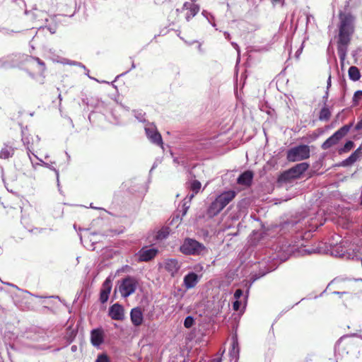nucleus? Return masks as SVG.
<instances>
[{"instance_id": "nucleus-1", "label": "nucleus", "mask_w": 362, "mask_h": 362, "mask_svg": "<svg viewBox=\"0 0 362 362\" xmlns=\"http://www.w3.org/2000/svg\"><path fill=\"white\" fill-rule=\"evenodd\" d=\"M333 29L336 33L334 37L337 40L338 55L341 64H343L355 29L353 24H337V28H334L333 25L329 26L330 33Z\"/></svg>"}, {"instance_id": "nucleus-2", "label": "nucleus", "mask_w": 362, "mask_h": 362, "mask_svg": "<svg viewBox=\"0 0 362 362\" xmlns=\"http://www.w3.org/2000/svg\"><path fill=\"white\" fill-rule=\"evenodd\" d=\"M236 192L228 190L219 194L207 209L209 216L218 214L236 196Z\"/></svg>"}, {"instance_id": "nucleus-3", "label": "nucleus", "mask_w": 362, "mask_h": 362, "mask_svg": "<svg viewBox=\"0 0 362 362\" xmlns=\"http://www.w3.org/2000/svg\"><path fill=\"white\" fill-rule=\"evenodd\" d=\"M180 251L185 255L204 256L209 252V250L202 243L194 239L187 238L180 247Z\"/></svg>"}, {"instance_id": "nucleus-4", "label": "nucleus", "mask_w": 362, "mask_h": 362, "mask_svg": "<svg viewBox=\"0 0 362 362\" xmlns=\"http://www.w3.org/2000/svg\"><path fill=\"white\" fill-rule=\"evenodd\" d=\"M351 127L352 124H349L344 125L339 128L331 136H329L322 143L321 145L322 149L328 150L332 147L337 146L339 141L349 132Z\"/></svg>"}, {"instance_id": "nucleus-5", "label": "nucleus", "mask_w": 362, "mask_h": 362, "mask_svg": "<svg viewBox=\"0 0 362 362\" xmlns=\"http://www.w3.org/2000/svg\"><path fill=\"white\" fill-rule=\"evenodd\" d=\"M310 150L307 145H299L287 151V160L290 162L305 160L310 157Z\"/></svg>"}, {"instance_id": "nucleus-6", "label": "nucleus", "mask_w": 362, "mask_h": 362, "mask_svg": "<svg viewBox=\"0 0 362 362\" xmlns=\"http://www.w3.org/2000/svg\"><path fill=\"white\" fill-rule=\"evenodd\" d=\"M137 286V280L134 277L128 276L122 280L119 291L122 297L127 298L135 292Z\"/></svg>"}, {"instance_id": "nucleus-7", "label": "nucleus", "mask_w": 362, "mask_h": 362, "mask_svg": "<svg viewBox=\"0 0 362 362\" xmlns=\"http://www.w3.org/2000/svg\"><path fill=\"white\" fill-rule=\"evenodd\" d=\"M27 66L34 72L42 75L46 70V65L43 61L38 57L28 56L25 59Z\"/></svg>"}, {"instance_id": "nucleus-8", "label": "nucleus", "mask_w": 362, "mask_h": 362, "mask_svg": "<svg viewBox=\"0 0 362 362\" xmlns=\"http://www.w3.org/2000/svg\"><path fill=\"white\" fill-rule=\"evenodd\" d=\"M145 131L147 137L152 143L160 146H163L161 135L157 131L156 127L153 124H149L146 125L145 127Z\"/></svg>"}, {"instance_id": "nucleus-9", "label": "nucleus", "mask_w": 362, "mask_h": 362, "mask_svg": "<svg viewBox=\"0 0 362 362\" xmlns=\"http://www.w3.org/2000/svg\"><path fill=\"white\" fill-rule=\"evenodd\" d=\"M162 267L174 276L180 269L181 264L175 259H168L163 262Z\"/></svg>"}, {"instance_id": "nucleus-10", "label": "nucleus", "mask_w": 362, "mask_h": 362, "mask_svg": "<svg viewBox=\"0 0 362 362\" xmlns=\"http://www.w3.org/2000/svg\"><path fill=\"white\" fill-rule=\"evenodd\" d=\"M202 276H199L194 272H189L183 279V285L187 289H190L196 286L200 280Z\"/></svg>"}, {"instance_id": "nucleus-11", "label": "nucleus", "mask_w": 362, "mask_h": 362, "mask_svg": "<svg viewBox=\"0 0 362 362\" xmlns=\"http://www.w3.org/2000/svg\"><path fill=\"white\" fill-rule=\"evenodd\" d=\"M109 315L112 320H122L124 319V308L118 303H115L110 308Z\"/></svg>"}, {"instance_id": "nucleus-12", "label": "nucleus", "mask_w": 362, "mask_h": 362, "mask_svg": "<svg viewBox=\"0 0 362 362\" xmlns=\"http://www.w3.org/2000/svg\"><path fill=\"white\" fill-rule=\"evenodd\" d=\"M362 158V144L341 163L343 166H350Z\"/></svg>"}, {"instance_id": "nucleus-13", "label": "nucleus", "mask_w": 362, "mask_h": 362, "mask_svg": "<svg viewBox=\"0 0 362 362\" xmlns=\"http://www.w3.org/2000/svg\"><path fill=\"white\" fill-rule=\"evenodd\" d=\"M155 248H142L138 253L139 259L141 262H148L152 259L157 254Z\"/></svg>"}, {"instance_id": "nucleus-14", "label": "nucleus", "mask_w": 362, "mask_h": 362, "mask_svg": "<svg viewBox=\"0 0 362 362\" xmlns=\"http://www.w3.org/2000/svg\"><path fill=\"white\" fill-rule=\"evenodd\" d=\"M309 167V165L306 163H300L291 168L288 173L293 177H298L303 173H305Z\"/></svg>"}, {"instance_id": "nucleus-15", "label": "nucleus", "mask_w": 362, "mask_h": 362, "mask_svg": "<svg viewBox=\"0 0 362 362\" xmlns=\"http://www.w3.org/2000/svg\"><path fill=\"white\" fill-rule=\"evenodd\" d=\"M130 317L132 322L135 326H139L143 322V313L140 308H134L131 310Z\"/></svg>"}, {"instance_id": "nucleus-16", "label": "nucleus", "mask_w": 362, "mask_h": 362, "mask_svg": "<svg viewBox=\"0 0 362 362\" xmlns=\"http://www.w3.org/2000/svg\"><path fill=\"white\" fill-rule=\"evenodd\" d=\"M183 10L186 11V20L189 21L192 17H194L199 11L197 5L191 3H185Z\"/></svg>"}, {"instance_id": "nucleus-17", "label": "nucleus", "mask_w": 362, "mask_h": 362, "mask_svg": "<svg viewBox=\"0 0 362 362\" xmlns=\"http://www.w3.org/2000/svg\"><path fill=\"white\" fill-rule=\"evenodd\" d=\"M91 343L94 346H99L103 342V332L101 329H93L90 334Z\"/></svg>"}, {"instance_id": "nucleus-18", "label": "nucleus", "mask_w": 362, "mask_h": 362, "mask_svg": "<svg viewBox=\"0 0 362 362\" xmlns=\"http://www.w3.org/2000/svg\"><path fill=\"white\" fill-rule=\"evenodd\" d=\"M252 178L253 173L251 171L247 170L238 177L237 182L241 185L250 186L252 183Z\"/></svg>"}, {"instance_id": "nucleus-19", "label": "nucleus", "mask_w": 362, "mask_h": 362, "mask_svg": "<svg viewBox=\"0 0 362 362\" xmlns=\"http://www.w3.org/2000/svg\"><path fill=\"white\" fill-rule=\"evenodd\" d=\"M230 361L234 360L236 362L239 358V347L237 337H233L231 349L229 351Z\"/></svg>"}, {"instance_id": "nucleus-20", "label": "nucleus", "mask_w": 362, "mask_h": 362, "mask_svg": "<svg viewBox=\"0 0 362 362\" xmlns=\"http://www.w3.org/2000/svg\"><path fill=\"white\" fill-rule=\"evenodd\" d=\"M103 290L100 292V300L102 303H105L108 300L109 294L111 290V282L109 279H106L103 285Z\"/></svg>"}, {"instance_id": "nucleus-21", "label": "nucleus", "mask_w": 362, "mask_h": 362, "mask_svg": "<svg viewBox=\"0 0 362 362\" xmlns=\"http://www.w3.org/2000/svg\"><path fill=\"white\" fill-rule=\"evenodd\" d=\"M201 188V182L197 180H194L190 183V190L192 191L191 194L187 195V198L191 201L195 194H197Z\"/></svg>"}, {"instance_id": "nucleus-22", "label": "nucleus", "mask_w": 362, "mask_h": 362, "mask_svg": "<svg viewBox=\"0 0 362 362\" xmlns=\"http://www.w3.org/2000/svg\"><path fill=\"white\" fill-rule=\"evenodd\" d=\"M14 153V149L11 146H5L0 151V158L6 159L11 157Z\"/></svg>"}, {"instance_id": "nucleus-23", "label": "nucleus", "mask_w": 362, "mask_h": 362, "mask_svg": "<svg viewBox=\"0 0 362 362\" xmlns=\"http://www.w3.org/2000/svg\"><path fill=\"white\" fill-rule=\"evenodd\" d=\"M53 59V62H54L61 63L63 64H69V65H73V66H79V67L83 69L84 70H86V67L81 62L71 61V60L65 59V58L62 59Z\"/></svg>"}, {"instance_id": "nucleus-24", "label": "nucleus", "mask_w": 362, "mask_h": 362, "mask_svg": "<svg viewBox=\"0 0 362 362\" xmlns=\"http://www.w3.org/2000/svg\"><path fill=\"white\" fill-rule=\"evenodd\" d=\"M349 78L354 81H358L361 77V74L356 66H352L349 69Z\"/></svg>"}, {"instance_id": "nucleus-25", "label": "nucleus", "mask_w": 362, "mask_h": 362, "mask_svg": "<svg viewBox=\"0 0 362 362\" xmlns=\"http://www.w3.org/2000/svg\"><path fill=\"white\" fill-rule=\"evenodd\" d=\"M354 142L352 141H347L344 145L338 148L337 152L339 155L349 152L352 148H354Z\"/></svg>"}, {"instance_id": "nucleus-26", "label": "nucleus", "mask_w": 362, "mask_h": 362, "mask_svg": "<svg viewBox=\"0 0 362 362\" xmlns=\"http://www.w3.org/2000/svg\"><path fill=\"white\" fill-rule=\"evenodd\" d=\"M331 117V111L326 106L325 104V106L321 109L319 115V119L320 121H328Z\"/></svg>"}, {"instance_id": "nucleus-27", "label": "nucleus", "mask_w": 362, "mask_h": 362, "mask_svg": "<svg viewBox=\"0 0 362 362\" xmlns=\"http://www.w3.org/2000/svg\"><path fill=\"white\" fill-rule=\"evenodd\" d=\"M339 19H340L339 23H352L355 20L354 17L351 13H349V12H346V11L340 12Z\"/></svg>"}, {"instance_id": "nucleus-28", "label": "nucleus", "mask_w": 362, "mask_h": 362, "mask_svg": "<svg viewBox=\"0 0 362 362\" xmlns=\"http://www.w3.org/2000/svg\"><path fill=\"white\" fill-rule=\"evenodd\" d=\"M362 99V90H357L354 93L352 103L353 106H357L359 105L360 101Z\"/></svg>"}, {"instance_id": "nucleus-29", "label": "nucleus", "mask_w": 362, "mask_h": 362, "mask_svg": "<svg viewBox=\"0 0 362 362\" xmlns=\"http://www.w3.org/2000/svg\"><path fill=\"white\" fill-rule=\"evenodd\" d=\"M168 234H169V231H168V228H162L157 233L156 239H158V240L165 239L168 237Z\"/></svg>"}, {"instance_id": "nucleus-30", "label": "nucleus", "mask_w": 362, "mask_h": 362, "mask_svg": "<svg viewBox=\"0 0 362 362\" xmlns=\"http://www.w3.org/2000/svg\"><path fill=\"white\" fill-rule=\"evenodd\" d=\"M22 141L23 142V144L26 146L28 151L30 152L33 141L31 142L30 137L28 136H23L22 138Z\"/></svg>"}, {"instance_id": "nucleus-31", "label": "nucleus", "mask_w": 362, "mask_h": 362, "mask_svg": "<svg viewBox=\"0 0 362 362\" xmlns=\"http://www.w3.org/2000/svg\"><path fill=\"white\" fill-rule=\"evenodd\" d=\"M194 318L191 316H187L185 321H184V325L186 328H190L193 324H194Z\"/></svg>"}, {"instance_id": "nucleus-32", "label": "nucleus", "mask_w": 362, "mask_h": 362, "mask_svg": "<svg viewBox=\"0 0 362 362\" xmlns=\"http://www.w3.org/2000/svg\"><path fill=\"white\" fill-rule=\"evenodd\" d=\"M301 21H305V23H310L312 21H314V17L311 15H309L308 13L304 12L302 15H301Z\"/></svg>"}, {"instance_id": "nucleus-33", "label": "nucleus", "mask_w": 362, "mask_h": 362, "mask_svg": "<svg viewBox=\"0 0 362 362\" xmlns=\"http://www.w3.org/2000/svg\"><path fill=\"white\" fill-rule=\"evenodd\" d=\"M95 362H109V358L106 354H100Z\"/></svg>"}, {"instance_id": "nucleus-34", "label": "nucleus", "mask_w": 362, "mask_h": 362, "mask_svg": "<svg viewBox=\"0 0 362 362\" xmlns=\"http://www.w3.org/2000/svg\"><path fill=\"white\" fill-rule=\"evenodd\" d=\"M144 113H143L142 112H134V116L140 122H144L145 121V119H144Z\"/></svg>"}, {"instance_id": "nucleus-35", "label": "nucleus", "mask_w": 362, "mask_h": 362, "mask_svg": "<svg viewBox=\"0 0 362 362\" xmlns=\"http://www.w3.org/2000/svg\"><path fill=\"white\" fill-rule=\"evenodd\" d=\"M243 291L241 289H237L234 293V298L235 300H238L243 296Z\"/></svg>"}, {"instance_id": "nucleus-36", "label": "nucleus", "mask_w": 362, "mask_h": 362, "mask_svg": "<svg viewBox=\"0 0 362 362\" xmlns=\"http://www.w3.org/2000/svg\"><path fill=\"white\" fill-rule=\"evenodd\" d=\"M240 306V302L238 300H235V301L233 303V307L234 310H238Z\"/></svg>"}, {"instance_id": "nucleus-37", "label": "nucleus", "mask_w": 362, "mask_h": 362, "mask_svg": "<svg viewBox=\"0 0 362 362\" xmlns=\"http://www.w3.org/2000/svg\"><path fill=\"white\" fill-rule=\"evenodd\" d=\"M49 53L51 54V56H50L49 57H50V59H51L52 61H53V59H62V57H59V56L55 55V54L53 53V52H52V49H49Z\"/></svg>"}, {"instance_id": "nucleus-38", "label": "nucleus", "mask_w": 362, "mask_h": 362, "mask_svg": "<svg viewBox=\"0 0 362 362\" xmlns=\"http://www.w3.org/2000/svg\"><path fill=\"white\" fill-rule=\"evenodd\" d=\"M10 30L8 28H6L4 27H2L1 25L0 24V32H2L4 34H9L10 33Z\"/></svg>"}, {"instance_id": "nucleus-39", "label": "nucleus", "mask_w": 362, "mask_h": 362, "mask_svg": "<svg viewBox=\"0 0 362 362\" xmlns=\"http://www.w3.org/2000/svg\"><path fill=\"white\" fill-rule=\"evenodd\" d=\"M303 48V42L301 44L300 48H298V50L296 52V58H298L299 56L300 55Z\"/></svg>"}, {"instance_id": "nucleus-40", "label": "nucleus", "mask_w": 362, "mask_h": 362, "mask_svg": "<svg viewBox=\"0 0 362 362\" xmlns=\"http://www.w3.org/2000/svg\"><path fill=\"white\" fill-rule=\"evenodd\" d=\"M356 130H361L362 129V119L358 122L355 127Z\"/></svg>"}, {"instance_id": "nucleus-41", "label": "nucleus", "mask_w": 362, "mask_h": 362, "mask_svg": "<svg viewBox=\"0 0 362 362\" xmlns=\"http://www.w3.org/2000/svg\"><path fill=\"white\" fill-rule=\"evenodd\" d=\"M271 1L274 6L277 4L283 5V1L281 0H271Z\"/></svg>"}, {"instance_id": "nucleus-42", "label": "nucleus", "mask_w": 362, "mask_h": 362, "mask_svg": "<svg viewBox=\"0 0 362 362\" xmlns=\"http://www.w3.org/2000/svg\"><path fill=\"white\" fill-rule=\"evenodd\" d=\"M86 71V75L88 76L90 79H93V80H95L96 81H98L96 78H93L91 77L90 75H89V70L86 68V70H85Z\"/></svg>"}, {"instance_id": "nucleus-43", "label": "nucleus", "mask_w": 362, "mask_h": 362, "mask_svg": "<svg viewBox=\"0 0 362 362\" xmlns=\"http://www.w3.org/2000/svg\"><path fill=\"white\" fill-rule=\"evenodd\" d=\"M47 29H48V30H49V32H50L51 33H52V34H53V33H55V31H56V28H55V27H54V28H52V26H49V27H48V28H47Z\"/></svg>"}, {"instance_id": "nucleus-44", "label": "nucleus", "mask_w": 362, "mask_h": 362, "mask_svg": "<svg viewBox=\"0 0 362 362\" xmlns=\"http://www.w3.org/2000/svg\"><path fill=\"white\" fill-rule=\"evenodd\" d=\"M319 134H316V133H313L311 135H310V137L313 140H315L316 139L317 137H318Z\"/></svg>"}, {"instance_id": "nucleus-45", "label": "nucleus", "mask_w": 362, "mask_h": 362, "mask_svg": "<svg viewBox=\"0 0 362 362\" xmlns=\"http://www.w3.org/2000/svg\"><path fill=\"white\" fill-rule=\"evenodd\" d=\"M52 170H53L55 173H56V175H57V182L59 183V172L57 170H56L55 168H51Z\"/></svg>"}, {"instance_id": "nucleus-46", "label": "nucleus", "mask_w": 362, "mask_h": 362, "mask_svg": "<svg viewBox=\"0 0 362 362\" xmlns=\"http://www.w3.org/2000/svg\"><path fill=\"white\" fill-rule=\"evenodd\" d=\"M231 44L233 46V47L238 51V52H239V47H238V45L236 43H235V42H232Z\"/></svg>"}, {"instance_id": "nucleus-47", "label": "nucleus", "mask_w": 362, "mask_h": 362, "mask_svg": "<svg viewBox=\"0 0 362 362\" xmlns=\"http://www.w3.org/2000/svg\"><path fill=\"white\" fill-rule=\"evenodd\" d=\"M333 293L338 294V295L349 294V293H346V292H339V291H334Z\"/></svg>"}, {"instance_id": "nucleus-48", "label": "nucleus", "mask_w": 362, "mask_h": 362, "mask_svg": "<svg viewBox=\"0 0 362 362\" xmlns=\"http://www.w3.org/2000/svg\"><path fill=\"white\" fill-rule=\"evenodd\" d=\"M202 269H203V267H202V266H201V265H197V266H196V267H194V269H195L196 271L202 270Z\"/></svg>"}, {"instance_id": "nucleus-49", "label": "nucleus", "mask_w": 362, "mask_h": 362, "mask_svg": "<svg viewBox=\"0 0 362 362\" xmlns=\"http://www.w3.org/2000/svg\"><path fill=\"white\" fill-rule=\"evenodd\" d=\"M331 86V76H329L327 80V89Z\"/></svg>"}, {"instance_id": "nucleus-50", "label": "nucleus", "mask_w": 362, "mask_h": 362, "mask_svg": "<svg viewBox=\"0 0 362 362\" xmlns=\"http://www.w3.org/2000/svg\"><path fill=\"white\" fill-rule=\"evenodd\" d=\"M211 362H221V358H214Z\"/></svg>"}, {"instance_id": "nucleus-51", "label": "nucleus", "mask_w": 362, "mask_h": 362, "mask_svg": "<svg viewBox=\"0 0 362 362\" xmlns=\"http://www.w3.org/2000/svg\"><path fill=\"white\" fill-rule=\"evenodd\" d=\"M224 35H225L226 39H229V37H230L229 33H228L227 32H225L224 33Z\"/></svg>"}, {"instance_id": "nucleus-52", "label": "nucleus", "mask_w": 362, "mask_h": 362, "mask_svg": "<svg viewBox=\"0 0 362 362\" xmlns=\"http://www.w3.org/2000/svg\"><path fill=\"white\" fill-rule=\"evenodd\" d=\"M325 100L328 98V90L326 91L325 96L323 97Z\"/></svg>"}, {"instance_id": "nucleus-53", "label": "nucleus", "mask_w": 362, "mask_h": 362, "mask_svg": "<svg viewBox=\"0 0 362 362\" xmlns=\"http://www.w3.org/2000/svg\"><path fill=\"white\" fill-rule=\"evenodd\" d=\"M305 361H306V362H308L309 361H311V358L306 357Z\"/></svg>"}, {"instance_id": "nucleus-54", "label": "nucleus", "mask_w": 362, "mask_h": 362, "mask_svg": "<svg viewBox=\"0 0 362 362\" xmlns=\"http://www.w3.org/2000/svg\"><path fill=\"white\" fill-rule=\"evenodd\" d=\"M132 69L135 68V65H134V62L132 63Z\"/></svg>"}, {"instance_id": "nucleus-55", "label": "nucleus", "mask_w": 362, "mask_h": 362, "mask_svg": "<svg viewBox=\"0 0 362 362\" xmlns=\"http://www.w3.org/2000/svg\"><path fill=\"white\" fill-rule=\"evenodd\" d=\"M36 139H37V141H40V139L38 137V136H36Z\"/></svg>"}, {"instance_id": "nucleus-56", "label": "nucleus", "mask_w": 362, "mask_h": 362, "mask_svg": "<svg viewBox=\"0 0 362 362\" xmlns=\"http://www.w3.org/2000/svg\"><path fill=\"white\" fill-rule=\"evenodd\" d=\"M206 19L209 22H210V19L208 17H206Z\"/></svg>"}, {"instance_id": "nucleus-57", "label": "nucleus", "mask_w": 362, "mask_h": 362, "mask_svg": "<svg viewBox=\"0 0 362 362\" xmlns=\"http://www.w3.org/2000/svg\"><path fill=\"white\" fill-rule=\"evenodd\" d=\"M192 1H195L196 0H191Z\"/></svg>"}, {"instance_id": "nucleus-58", "label": "nucleus", "mask_w": 362, "mask_h": 362, "mask_svg": "<svg viewBox=\"0 0 362 362\" xmlns=\"http://www.w3.org/2000/svg\"><path fill=\"white\" fill-rule=\"evenodd\" d=\"M183 362H185V361H184Z\"/></svg>"}]
</instances>
